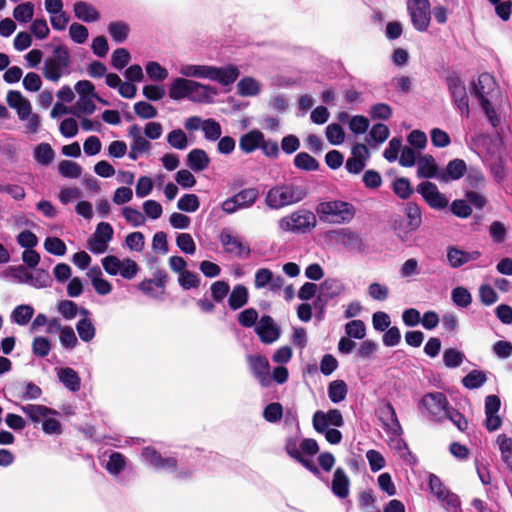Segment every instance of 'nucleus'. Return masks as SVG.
<instances>
[{"label":"nucleus","mask_w":512,"mask_h":512,"mask_svg":"<svg viewBox=\"0 0 512 512\" xmlns=\"http://www.w3.org/2000/svg\"><path fill=\"white\" fill-rule=\"evenodd\" d=\"M249 298L248 289L241 284L234 286L229 298L228 304L232 310H237L247 304Z\"/></svg>","instance_id":"nucleus-37"},{"label":"nucleus","mask_w":512,"mask_h":512,"mask_svg":"<svg viewBox=\"0 0 512 512\" xmlns=\"http://www.w3.org/2000/svg\"><path fill=\"white\" fill-rule=\"evenodd\" d=\"M430 492L436 497L443 508L448 511L456 510L460 504L456 494L451 492L434 474L429 476Z\"/></svg>","instance_id":"nucleus-12"},{"label":"nucleus","mask_w":512,"mask_h":512,"mask_svg":"<svg viewBox=\"0 0 512 512\" xmlns=\"http://www.w3.org/2000/svg\"><path fill=\"white\" fill-rule=\"evenodd\" d=\"M144 460L157 468H174L175 461L173 459L163 460L157 452L152 448H145L142 452Z\"/></svg>","instance_id":"nucleus-40"},{"label":"nucleus","mask_w":512,"mask_h":512,"mask_svg":"<svg viewBox=\"0 0 512 512\" xmlns=\"http://www.w3.org/2000/svg\"><path fill=\"white\" fill-rule=\"evenodd\" d=\"M34 315V309L30 305H19L11 313V320L19 326L27 325Z\"/></svg>","instance_id":"nucleus-38"},{"label":"nucleus","mask_w":512,"mask_h":512,"mask_svg":"<svg viewBox=\"0 0 512 512\" xmlns=\"http://www.w3.org/2000/svg\"><path fill=\"white\" fill-rule=\"evenodd\" d=\"M121 214L126 220V222L133 227L143 226L146 222V218L143 215V213L140 212L138 209L130 206L123 207L121 209Z\"/></svg>","instance_id":"nucleus-48"},{"label":"nucleus","mask_w":512,"mask_h":512,"mask_svg":"<svg viewBox=\"0 0 512 512\" xmlns=\"http://www.w3.org/2000/svg\"><path fill=\"white\" fill-rule=\"evenodd\" d=\"M285 451L291 458L301 463L312 473H319L318 468L311 460V457L319 452V446L316 440L311 438L299 440L296 437H290L286 440Z\"/></svg>","instance_id":"nucleus-5"},{"label":"nucleus","mask_w":512,"mask_h":512,"mask_svg":"<svg viewBox=\"0 0 512 512\" xmlns=\"http://www.w3.org/2000/svg\"><path fill=\"white\" fill-rule=\"evenodd\" d=\"M258 191L254 188L244 189L223 201L221 208L227 214L251 207L258 199Z\"/></svg>","instance_id":"nucleus-13"},{"label":"nucleus","mask_w":512,"mask_h":512,"mask_svg":"<svg viewBox=\"0 0 512 512\" xmlns=\"http://www.w3.org/2000/svg\"><path fill=\"white\" fill-rule=\"evenodd\" d=\"M447 85L450 94L457 105L461 115L469 116V101L466 93V88L461 79L457 75H450L447 78Z\"/></svg>","instance_id":"nucleus-16"},{"label":"nucleus","mask_w":512,"mask_h":512,"mask_svg":"<svg viewBox=\"0 0 512 512\" xmlns=\"http://www.w3.org/2000/svg\"><path fill=\"white\" fill-rule=\"evenodd\" d=\"M59 380L71 391L80 388V379L77 373L71 368H62L58 371Z\"/></svg>","instance_id":"nucleus-44"},{"label":"nucleus","mask_w":512,"mask_h":512,"mask_svg":"<svg viewBox=\"0 0 512 512\" xmlns=\"http://www.w3.org/2000/svg\"><path fill=\"white\" fill-rule=\"evenodd\" d=\"M477 258V252H465L456 247H449L447 249V260L449 265L453 268H458Z\"/></svg>","instance_id":"nucleus-31"},{"label":"nucleus","mask_w":512,"mask_h":512,"mask_svg":"<svg viewBox=\"0 0 512 512\" xmlns=\"http://www.w3.org/2000/svg\"><path fill=\"white\" fill-rule=\"evenodd\" d=\"M143 215L145 218L151 220H157L162 216L163 208L162 205L155 200H146L142 204Z\"/></svg>","instance_id":"nucleus-61"},{"label":"nucleus","mask_w":512,"mask_h":512,"mask_svg":"<svg viewBox=\"0 0 512 512\" xmlns=\"http://www.w3.org/2000/svg\"><path fill=\"white\" fill-rule=\"evenodd\" d=\"M389 293L388 286L379 282H372L367 287L368 296L375 301H386L389 297Z\"/></svg>","instance_id":"nucleus-54"},{"label":"nucleus","mask_w":512,"mask_h":512,"mask_svg":"<svg viewBox=\"0 0 512 512\" xmlns=\"http://www.w3.org/2000/svg\"><path fill=\"white\" fill-rule=\"evenodd\" d=\"M113 237V228L107 222H100L92 237L88 240V249L95 254H102L108 249Z\"/></svg>","instance_id":"nucleus-15"},{"label":"nucleus","mask_w":512,"mask_h":512,"mask_svg":"<svg viewBox=\"0 0 512 512\" xmlns=\"http://www.w3.org/2000/svg\"><path fill=\"white\" fill-rule=\"evenodd\" d=\"M51 350V342L44 336H37L32 341V351L37 357H45Z\"/></svg>","instance_id":"nucleus-63"},{"label":"nucleus","mask_w":512,"mask_h":512,"mask_svg":"<svg viewBox=\"0 0 512 512\" xmlns=\"http://www.w3.org/2000/svg\"><path fill=\"white\" fill-rule=\"evenodd\" d=\"M489 237L495 244H502L506 240L507 228L500 221H494L488 229Z\"/></svg>","instance_id":"nucleus-59"},{"label":"nucleus","mask_w":512,"mask_h":512,"mask_svg":"<svg viewBox=\"0 0 512 512\" xmlns=\"http://www.w3.org/2000/svg\"><path fill=\"white\" fill-rule=\"evenodd\" d=\"M59 173L66 178H79L82 174V167L73 161L63 160L58 165Z\"/></svg>","instance_id":"nucleus-52"},{"label":"nucleus","mask_w":512,"mask_h":512,"mask_svg":"<svg viewBox=\"0 0 512 512\" xmlns=\"http://www.w3.org/2000/svg\"><path fill=\"white\" fill-rule=\"evenodd\" d=\"M467 171L466 163L462 159H453L448 162L445 169L440 170L438 181L448 183L459 180Z\"/></svg>","instance_id":"nucleus-25"},{"label":"nucleus","mask_w":512,"mask_h":512,"mask_svg":"<svg viewBox=\"0 0 512 512\" xmlns=\"http://www.w3.org/2000/svg\"><path fill=\"white\" fill-rule=\"evenodd\" d=\"M6 102L10 108L16 111L19 119L33 111L31 102L20 91H9L6 95Z\"/></svg>","instance_id":"nucleus-24"},{"label":"nucleus","mask_w":512,"mask_h":512,"mask_svg":"<svg viewBox=\"0 0 512 512\" xmlns=\"http://www.w3.org/2000/svg\"><path fill=\"white\" fill-rule=\"evenodd\" d=\"M406 12L417 32L423 33L429 29L432 20L430 0H406Z\"/></svg>","instance_id":"nucleus-8"},{"label":"nucleus","mask_w":512,"mask_h":512,"mask_svg":"<svg viewBox=\"0 0 512 512\" xmlns=\"http://www.w3.org/2000/svg\"><path fill=\"white\" fill-rule=\"evenodd\" d=\"M168 95L173 101L187 99L197 104H212L219 95V91L215 86L181 76L171 81Z\"/></svg>","instance_id":"nucleus-2"},{"label":"nucleus","mask_w":512,"mask_h":512,"mask_svg":"<svg viewBox=\"0 0 512 512\" xmlns=\"http://www.w3.org/2000/svg\"><path fill=\"white\" fill-rule=\"evenodd\" d=\"M168 144L178 150H184L188 147V139L185 132L181 129H174L167 134Z\"/></svg>","instance_id":"nucleus-55"},{"label":"nucleus","mask_w":512,"mask_h":512,"mask_svg":"<svg viewBox=\"0 0 512 512\" xmlns=\"http://www.w3.org/2000/svg\"><path fill=\"white\" fill-rule=\"evenodd\" d=\"M236 91L241 97H256L262 92V83L252 76H245L238 81Z\"/></svg>","instance_id":"nucleus-30"},{"label":"nucleus","mask_w":512,"mask_h":512,"mask_svg":"<svg viewBox=\"0 0 512 512\" xmlns=\"http://www.w3.org/2000/svg\"><path fill=\"white\" fill-rule=\"evenodd\" d=\"M255 330L260 340L265 344H271L280 337V329L270 316H263Z\"/></svg>","instance_id":"nucleus-23"},{"label":"nucleus","mask_w":512,"mask_h":512,"mask_svg":"<svg viewBox=\"0 0 512 512\" xmlns=\"http://www.w3.org/2000/svg\"><path fill=\"white\" fill-rule=\"evenodd\" d=\"M239 75L240 71L236 65L229 64L223 67L210 65L209 80L216 81L223 86L233 84Z\"/></svg>","instance_id":"nucleus-22"},{"label":"nucleus","mask_w":512,"mask_h":512,"mask_svg":"<svg viewBox=\"0 0 512 512\" xmlns=\"http://www.w3.org/2000/svg\"><path fill=\"white\" fill-rule=\"evenodd\" d=\"M349 486L350 480L344 470L336 469L331 485L333 493L340 498H345L349 494Z\"/></svg>","instance_id":"nucleus-36"},{"label":"nucleus","mask_w":512,"mask_h":512,"mask_svg":"<svg viewBox=\"0 0 512 512\" xmlns=\"http://www.w3.org/2000/svg\"><path fill=\"white\" fill-rule=\"evenodd\" d=\"M202 132L204 134L205 139L209 141H216L220 138L222 134L221 125L219 124V122L212 118L204 119Z\"/></svg>","instance_id":"nucleus-53"},{"label":"nucleus","mask_w":512,"mask_h":512,"mask_svg":"<svg viewBox=\"0 0 512 512\" xmlns=\"http://www.w3.org/2000/svg\"><path fill=\"white\" fill-rule=\"evenodd\" d=\"M316 216L308 210H297L279 220V228L283 232L304 233L316 225Z\"/></svg>","instance_id":"nucleus-9"},{"label":"nucleus","mask_w":512,"mask_h":512,"mask_svg":"<svg viewBox=\"0 0 512 512\" xmlns=\"http://www.w3.org/2000/svg\"><path fill=\"white\" fill-rule=\"evenodd\" d=\"M270 286L272 290L280 289L282 286V278L275 276L274 273L267 268H260L254 275V286L256 289H262Z\"/></svg>","instance_id":"nucleus-28"},{"label":"nucleus","mask_w":512,"mask_h":512,"mask_svg":"<svg viewBox=\"0 0 512 512\" xmlns=\"http://www.w3.org/2000/svg\"><path fill=\"white\" fill-rule=\"evenodd\" d=\"M334 239L350 250L360 251L363 247L361 237L349 229H339L333 232Z\"/></svg>","instance_id":"nucleus-29"},{"label":"nucleus","mask_w":512,"mask_h":512,"mask_svg":"<svg viewBox=\"0 0 512 512\" xmlns=\"http://www.w3.org/2000/svg\"><path fill=\"white\" fill-rule=\"evenodd\" d=\"M304 197L305 191L302 187L293 184H279L268 190L265 203L271 209H281L301 201Z\"/></svg>","instance_id":"nucleus-6"},{"label":"nucleus","mask_w":512,"mask_h":512,"mask_svg":"<svg viewBox=\"0 0 512 512\" xmlns=\"http://www.w3.org/2000/svg\"><path fill=\"white\" fill-rule=\"evenodd\" d=\"M402 147V139L400 137L392 138L383 152L384 158L390 163L395 162L399 159Z\"/></svg>","instance_id":"nucleus-56"},{"label":"nucleus","mask_w":512,"mask_h":512,"mask_svg":"<svg viewBox=\"0 0 512 512\" xmlns=\"http://www.w3.org/2000/svg\"><path fill=\"white\" fill-rule=\"evenodd\" d=\"M417 191L422 195L427 204L433 209L445 208L449 201L446 196L441 193L438 187L429 181L420 183L417 186Z\"/></svg>","instance_id":"nucleus-18"},{"label":"nucleus","mask_w":512,"mask_h":512,"mask_svg":"<svg viewBox=\"0 0 512 512\" xmlns=\"http://www.w3.org/2000/svg\"><path fill=\"white\" fill-rule=\"evenodd\" d=\"M55 153L48 143H41L34 148V158L41 165H49Z\"/></svg>","instance_id":"nucleus-45"},{"label":"nucleus","mask_w":512,"mask_h":512,"mask_svg":"<svg viewBox=\"0 0 512 512\" xmlns=\"http://www.w3.org/2000/svg\"><path fill=\"white\" fill-rule=\"evenodd\" d=\"M133 108L135 114L141 119H152L158 114L157 108L146 101L136 102Z\"/></svg>","instance_id":"nucleus-60"},{"label":"nucleus","mask_w":512,"mask_h":512,"mask_svg":"<svg viewBox=\"0 0 512 512\" xmlns=\"http://www.w3.org/2000/svg\"><path fill=\"white\" fill-rule=\"evenodd\" d=\"M101 264L105 272L111 276L120 275L124 279H133L138 271V264L130 259H120L114 255H108L101 260Z\"/></svg>","instance_id":"nucleus-11"},{"label":"nucleus","mask_w":512,"mask_h":512,"mask_svg":"<svg viewBox=\"0 0 512 512\" xmlns=\"http://www.w3.org/2000/svg\"><path fill=\"white\" fill-rule=\"evenodd\" d=\"M264 134L259 130H251L239 139V147L244 153H252L260 148Z\"/></svg>","instance_id":"nucleus-33"},{"label":"nucleus","mask_w":512,"mask_h":512,"mask_svg":"<svg viewBox=\"0 0 512 512\" xmlns=\"http://www.w3.org/2000/svg\"><path fill=\"white\" fill-rule=\"evenodd\" d=\"M379 419L387 434L395 437L402 434V427L398 420L396 411L390 403H385L380 408Z\"/></svg>","instance_id":"nucleus-20"},{"label":"nucleus","mask_w":512,"mask_h":512,"mask_svg":"<svg viewBox=\"0 0 512 512\" xmlns=\"http://www.w3.org/2000/svg\"><path fill=\"white\" fill-rule=\"evenodd\" d=\"M145 72L151 81L163 82L168 76V70L157 61H148L145 65Z\"/></svg>","instance_id":"nucleus-39"},{"label":"nucleus","mask_w":512,"mask_h":512,"mask_svg":"<svg viewBox=\"0 0 512 512\" xmlns=\"http://www.w3.org/2000/svg\"><path fill=\"white\" fill-rule=\"evenodd\" d=\"M247 362L250 370L258 382L268 387L271 384L270 364L268 359L263 355H249Z\"/></svg>","instance_id":"nucleus-19"},{"label":"nucleus","mask_w":512,"mask_h":512,"mask_svg":"<svg viewBox=\"0 0 512 512\" xmlns=\"http://www.w3.org/2000/svg\"><path fill=\"white\" fill-rule=\"evenodd\" d=\"M128 136L131 138L132 146L135 150L140 151L142 154H148L151 149V144L144 136L142 128L136 124L131 125L128 129Z\"/></svg>","instance_id":"nucleus-32"},{"label":"nucleus","mask_w":512,"mask_h":512,"mask_svg":"<svg viewBox=\"0 0 512 512\" xmlns=\"http://www.w3.org/2000/svg\"><path fill=\"white\" fill-rule=\"evenodd\" d=\"M510 110V101L505 90L501 89L495 78L482 73V113L490 127L487 133H482V148H485L490 170L497 182L506 177L503 163L504 153V120Z\"/></svg>","instance_id":"nucleus-1"},{"label":"nucleus","mask_w":512,"mask_h":512,"mask_svg":"<svg viewBox=\"0 0 512 512\" xmlns=\"http://www.w3.org/2000/svg\"><path fill=\"white\" fill-rule=\"evenodd\" d=\"M407 142L409 143V146L414 149L424 150L427 146L428 140L423 131L415 129L408 134Z\"/></svg>","instance_id":"nucleus-64"},{"label":"nucleus","mask_w":512,"mask_h":512,"mask_svg":"<svg viewBox=\"0 0 512 512\" xmlns=\"http://www.w3.org/2000/svg\"><path fill=\"white\" fill-rule=\"evenodd\" d=\"M497 444L501 452L502 461L512 472V439L507 437L505 434H500L497 437Z\"/></svg>","instance_id":"nucleus-41"},{"label":"nucleus","mask_w":512,"mask_h":512,"mask_svg":"<svg viewBox=\"0 0 512 512\" xmlns=\"http://www.w3.org/2000/svg\"><path fill=\"white\" fill-rule=\"evenodd\" d=\"M34 16V4L32 2H23L17 5L13 10V17L20 23H27Z\"/></svg>","instance_id":"nucleus-47"},{"label":"nucleus","mask_w":512,"mask_h":512,"mask_svg":"<svg viewBox=\"0 0 512 512\" xmlns=\"http://www.w3.org/2000/svg\"><path fill=\"white\" fill-rule=\"evenodd\" d=\"M73 13L78 20L86 23L97 22L101 18L98 9L93 4L83 0L76 1L73 4Z\"/></svg>","instance_id":"nucleus-26"},{"label":"nucleus","mask_w":512,"mask_h":512,"mask_svg":"<svg viewBox=\"0 0 512 512\" xmlns=\"http://www.w3.org/2000/svg\"><path fill=\"white\" fill-rule=\"evenodd\" d=\"M344 424L342 413L337 409L326 412L318 410L312 417V425L315 431H326L328 428L341 427Z\"/></svg>","instance_id":"nucleus-17"},{"label":"nucleus","mask_w":512,"mask_h":512,"mask_svg":"<svg viewBox=\"0 0 512 512\" xmlns=\"http://www.w3.org/2000/svg\"><path fill=\"white\" fill-rule=\"evenodd\" d=\"M21 410L35 425L40 424L42 431L48 435H60L62 425L59 420V413L45 405L28 404L21 406Z\"/></svg>","instance_id":"nucleus-3"},{"label":"nucleus","mask_w":512,"mask_h":512,"mask_svg":"<svg viewBox=\"0 0 512 512\" xmlns=\"http://www.w3.org/2000/svg\"><path fill=\"white\" fill-rule=\"evenodd\" d=\"M500 407L501 401L497 395H489L485 398V426L489 431L499 429L502 424V419L498 415Z\"/></svg>","instance_id":"nucleus-21"},{"label":"nucleus","mask_w":512,"mask_h":512,"mask_svg":"<svg viewBox=\"0 0 512 512\" xmlns=\"http://www.w3.org/2000/svg\"><path fill=\"white\" fill-rule=\"evenodd\" d=\"M200 206L199 199L195 194H185L179 198L177 208L180 211L193 213L198 210Z\"/></svg>","instance_id":"nucleus-57"},{"label":"nucleus","mask_w":512,"mask_h":512,"mask_svg":"<svg viewBox=\"0 0 512 512\" xmlns=\"http://www.w3.org/2000/svg\"><path fill=\"white\" fill-rule=\"evenodd\" d=\"M187 164L195 172L205 170L210 164V158L203 149H192L187 155Z\"/></svg>","instance_id":"nucleus-35"},{"label":"nucleus","mask_w":512,"mask_h":512,"mask_svg":"<svg viewBox=\"0 0 512 512\" xmlns=\"http://www.w3.org/2000/svg\"><path fill=\"white\" fill-rule=\"evenodd\" d=\"M178 72L186 79L199 78L209 80L210 65L186 63L180 65Z\"/></svg>","instance_id":"nucleus-34"},{"label":"nucleus","mask_w":512,"mask_h":512,"mask_svg":"<svg viewBox=\"0 0 512 512\" xmlns=\"http://www.w3.org/2000/svg\"><path fill=\"white\" fill-rule=\"evenodd\" d=\"M418 408L423 415L436 421H442L449 408V403L444 394L431 392L421 398Z\"/></svg>","instance_id":"nucleus-10"},{"label":"nucleus","mask_w":512,"mask_h":512,"mask_svg":"<svg viewBox=\"0 0 512 512\" xmlns=\"http://www.w3.org/2000/svg\"><path fill=\"white\" fill-rule=\"evenodd\" d=\"M416 165L417 176L419 178H436L438 180L440 170L435 158L432 155H420Z\"/></svg>","instance_id":"nucleus-27"},{"label":"nucleus","mask_w":512,"mask_h":512,"mask_svg":"<svg viewBox=\"0 0 512 512\" xmlns=\"http://www.w3.org/2000/svg\"><path fill=\"white\" fill-rule=\"evenodd\" d=\"M320 287L322 293L330 298L337 297L345 291L344 283L335 278H327L321 283Z\"/></svg>","instance_id":"nucleus-42"},{"label":"nucleus","mask_w":512,"mask_h":512,"mask_svg":"<svg viewBox=\"0 0 512 512\" xmlns=\"http://www.w3.org/2000/svg\"><path fill=\"white\" fill-rule=\"evenodd\" d=\"M347 395V385L343 380H335L329 384L328 396L333 403H339Z\"/></svg>","instance_id":"nucleus-46"},{"label":"nucleus","mask_w":512,"mask_h":512,"mask_svg":"<svg viewBox=\"0 0 512 512\" xmlns=\"http://www.w3.org/2000/svg\"><path fill=\"white\" fill-rule=\"evenodd\" d=\"M320 220L332 224L350 223L356 214L355 207L346 201L333 199L323 201L316 207Z\"/></svg>","instance_id":"nucleus-4"},{"label":"nucleus","mask_w":512,"mask_h":512,"mask_svg":"<svg viewBox=\"0 0 512 512\" xmlns=\"http://www.w3.org/2000/svg\"><path fill=\"white\" fill-rule=\"evenodd\" d=\"M493 6L494 12L498 18L503 22H507L512 14V1L511 0H488Z\"/></svg>","instance_id":"nucleus-49"},{"label":"nucleus","mask_w":512,"mask_h":512,"mask_svg":"<svg viewBox=\"0 0 512 512\" xmlns=\"http://www.w3.org/2000/svg\"><path fill=\"white\" fill-rule=\"evenodd\" d=\"M393 192L401 199H408L414 192L410 181L405 177L396 178L392 183Z\"/></svg>","instance_id":"nucleus-50"},{"label":"nucleus","mask_w":512,"mask_h":512,"mask_svg":"<svg viewBox=\"0 0 512 512\" xmlns=\"http://www.w3.org/2000/svg\"><path fill=\"white\" fill-rule=\"evenodd\" d=\"M219 241L225 252L229 254H233L238 257L248 256L250 254L249 245L230 229L225 228L221 230L219 234Z\"/></svg>","instance_id":"nucleus-14"},{"label":"nucleus","mask_w":512,"mask_h":512,"mask_svg":"<svg viewBox=\"0 0 512 512\" xmlns=\"http://www.w3.org/2000/svg\"><path fill=\"white\" fill-rule=\"evenodd\" d=\"M107 29L112 40L117 43L124 42L130 31L128 24L122 21L110 22Z\"/></svg>","instance_id":"nucleus-43"},{"label":"nucleus","mask_w":512,"mask_h":512,"mask_svg":"<svg viewBox=\"0 0 512 512\" xmlns=\"http://www.w3.org/2000/svg\"><path fill=\"white\" fill-rule=\"evenodd\" d=\"M71 65V56L69 49L64 45L54 48L53 57L45 59L41 69L46 80L58 82L62 76L68 74Z\"/></svg>","instance_id":"nucleus-7"},{"label":"nucleus","mask_w":512,"mask_h":512,"mask_svg":"<svg viewBox=\"0 0 512 512\" xmlns=\"http://www.w3.org/2000/svg\"><path fill=\"white\" fill-rule=\"evenodd\" d=\"M326 138L332 145H340L344 142L345 132L337 123H331L326 127Z\"/></svg>","instance_id":"nucleus-58"},{"label":"nucleus","mask_w":512,"mask_h":512,"mask_svg":"<svg viewBox=\"0 0 512 512\" xmlns=\"http://www.w3.org/2000/svg\"><path fill=\"white\" fill-rule=\"evenodd\" d=\"M345 332L350 338L363 339L366 335V326L362 320H352L345 325Z\"/></svg>","instance_id":"nucleus-62"},{"label":"nucleus","mask_w":512,"mask_h":512,"mask_svg":"<svg viewBox=\"0 0 512 512\" xmlns=\"http://www.w3.org/2000/svg\"><path fill=\"white\" fill-rule=\"evenodd\" d=\"M76 329L80 339L84 342H90L95 337V327L87 317L78 321Z\"/></svg>","instance_id":"nucleus-51"}]
</instances>
